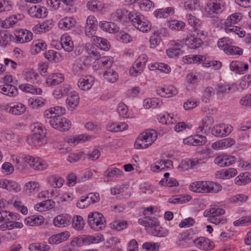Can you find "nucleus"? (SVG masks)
I'll return each mask as SVG.
<instances>
[{
    "label": "nucleus",
    "instance_id": "1",
    "mask_svg": "<svg viewBox=\"0 0 251 251\" xmlns=\"http://www.w3.org/2000/svg\"><path fill=\"white\" fill-rule=\"evenodd\" d=\"M32 133L27 137L26 141L30 145L41 146L46 143V129L40 123L31 126Z\"/></svg>",
    "mask_w": 251,
    "mask_h": 251
},
{
    "label": "nucleus",
    "instance_id": "2",
    "mask_svg": "<svg viewBox=\"0 0 251 251\" xmlns=\"http://www.w3.org/2000/svg\"><path fill=\"white\" fill-rule=\"evenodd\" d=\"M190 190L199 193H218L222 189L220 184L212 181H196L189 186Z\"/></svg>",
    "mask_w": 251,
    "mask_h": 251
},
{
    "label": "nucleus",
    "instance_id": "3",
    "mask_svg": "<svg viewBox=\"0 0 251 251\" xmlns=\"http://www.w3.org/2000/svg\"><path fill=\"white\" fill-rule=\"evenodd\" d=\"M129 21L134 27L143 32H147L151 29V23L140 13L134 11L130 12Z\"/></svg>",
    "mask_w": 251,
    "mask_h": 251
},
{
    "label": "nucleus",
    "instance_id": "4",
    "mask_svg": "<svg viewBox=\"0 0 251 251\" xmlns=\"http://www.w3.org/2000/svg\"><path fill=\"white\" fill-rule=\"evenodd\" d=\"M157 137L156 131L154 129L148 130L141 133L135 141L134 147L137 149L148 148L156 140Z\"/></svg>",
    "mask_w": 251,
    "mask_h": 251
},
{
    "label": "nucleus",
    "instance_id": "5",
    "mask_svg": "<svg viewBox=\"0 0 251 251\" xmlns=\"http://www.w3.org/2000/svg\"><path fill=\"white\" fill-rule=\"evenodd\" d=\"M225 213V209L213 207L205 210L203 215L205 217L209 218L208 220L210 223L217 225L226 223V219L222 216Z\"/></svg>",
    "mask_w": 251,
    "mask_h": 251
},
{
    "label": "nucleus",
    "instance_id": "6",
    "mask_svg": "<svg viewBox=\"0 0 251 251\" xmlns=\"http://www.w3.org/2000/svg\"><path fill=\"white\" fill-rule=\"evenodd\" d=\"M88 224L91 228L99 231L105 227V220L101 213L93 212L88 216Z\"/></svg>",
    "mask_w": 251,
    "mask_h": 251
},
{
    "label": "nucleus",
    "instance_id": "7",
    "mask_svg": "<svg viewBox=\"0 0 251 251\" xmlns=\"http://www.w3.org/2000/svg\"><path fill=\"white\" fill-rule=\"evenodd\" d=\"M61 115H57L54 118L50 119L49 124L52 127L61 131H67L71 127V122L67 119L62 117Z\"/></svg>",
    "mask_w": 251,
    "mask_h": 251
},
{
    "label": "nucleus",
    "instance_id": "8",
    "mask_svg": "<svg viewBox=\"0 0 251 251\" xmlns=\"http://www.w3.org/2000/svg\"><path fill=\"white\" fill-rule=\"evenodd\" d=\"M153 225L150 228L149 233L151 235L158 237H165L169 235V230L165 228L160 226V223L157 219L153 221Z\"/></svg>",
    "mask_w": 251,
    "mask_h": 251
},
{
    "label": "nucleus",
    "instance_id": "9",
    "mask_svg": "<svg viewBox=\"0 0 251 251\" xmlns=\"http://www.w3.org/2000/svg\"><path fill=\"white\" fill-rule=\"evenodd\" d=\"M225 5L224 0H210L207 4V12L209 15L220 13L224 10Z\"/></svg>",
    "mask_w": 251,
    "mask_h": 251
},
{
    "label": "nucleus",
    "instance_id": "10",
    "mask_svg": "<svg viewBox=\"0 0 251 251\" xmlns=\"http://www.w3.org/2000/svg\"><path fill=\"white\" fill-rule=\"evenodd\" d=\"M15 42L18 43H25L30 41L33 38L32 33L27 30L21 29L17 30L14 33Z\"/></svg>",
    "mask_w": 251,
    "mask_h": 251
},
{
    "label": "nucleus",
    "instance_id": "11",
    "mask_svg": "<svg viewBox=\"0 0 251 251\" xmlns=\"http://www.w3.org/2000/svg\"><path fill=\"white\" fill-rule=\"evenodd\" d=\"M233 127L229 125L221 124L216 125L211 130L212 134L216 137H221L228 135L232 130Z\"/></svg>",
    "mask_w": 251,
    "mask_h": 251
},
{
    "label": "nucleus",
    "instance_id": "12",
    "mask_svg": "<svg viewBox=\"0 0 251 251\" xmlns=\"http://www.w3.org/2000/svg\"><path fill=\"white\" fill-rule=\"evenodd\" d=\"M236 161V158L234 156L226 154H221L214 159V163L221 167L228 166L234 164Z\"/></svg>",
    "mask_w": 251,
    "mask_h": 251
},
{
    "label": "nucleus",
    "instance_id": "13",
    "mask_svg": "<svg viewBox=\"0 0 251 251\" xmlns=\"http://www.w3.org/2000/svg\"><path fill=\"white\" fill-rule=\"evenodd\" d=\"M65 108L61 106H55L46 110L44 116L46 118L45 122L49 124L50 119L54 118L57 115H63L65 113Z\"/></svg>",
    "mask_w": 251,
    "mask_h": 251
},
{
    "label": "nucleus",
    "instance_id": "14",
    "mask_svg": "<svg viewBox=\"0 0 251 251\" xmlns=\"http://www.w3.org/2000/svg\"><path fill=\"white\" fill-rule=\"evenodd\" d=\"M72 217L70 215L63 213L56 216L53 219V225L57 227H64L70 225Z\"/></svg>",
    "mask_w": 251,
    "mask_h": 251
},
{
    "label": "nucleus",
    "instance_id": "15",
    "mask_svg": "<svg viewBox=\"0 0 251 251\" xmlns=\"http://www.w3.org/2000/svg\"><path fill=\"white\" fill-rule=\"evenodd\" d=\"M24 18V16L23 14L13 15L3 21L1 26L5 28L13 27L17 24L19 21L22 20Z\"/></svg>",
    "mask_w": 251,
    "mask_h": 251
},
{
    "label": "nucleus",
    "instance_id": "16",
    "mask_svg": "<svg viewBox=\"0 0 251 251\" xmlns=\"http://www.w3.org/2000/svg\"><path fill=\"white\" fill-rule=\"evenodd\" d=\"M229 68L231 71L236 74H244L247 72L249 65L243 62L233 61L230 63Z\"/></svg>",
    "mask_w": 251,
    "mask_h": 251
},
{
    "label": "nucleus",
    "instance_id": "17",
    "mask_svg": "<svg viewBox=\"0 0 251 251\" xmlns=\"http://www.w3.org/2000/svg\"><path fill=\"white\" fill-rule=\"evenodd\" d=\"M185 44L191 49H197L203 44L201 39L195 35H187L185 39Z\"/></svg>",
    "mask_w": 251,
    "mask_h": 251
},
{
    "label": "nucleus",
    "instance_id": "18",
    "mask_svg": "<svg viewBox=\"0 0 251 251\" xmlns=\"http://www.w3.org/2000/svg\"><path fill=\"white\" fill-rule=\"evenodd\" d=\"M195 245L200 249L207 251L213 248L214 245L209 240L203 237H200L193 240Z\"/></svg>",
    "mask_w": 251,
    "mask_h": 251
},
{
    "label": "nucleus",
    "instance_id": "19",
    "mask_svg": "<svg viewBox=\"0 0 251 251\" xmlns=\"http://www.w3.org/2000/svg\"><path fill=\"white\" fill-rule=\"evenodd\" d=\"M46 8L40 5H36L31 7L28 10V14L33 17L37 18H44L47 15Z\"/></svg>",
    "mask_w": 251,
    "mask_h": 251
},
{
    "label": "nucleus",
    "instance_id": "20",
    "mask_svg": "<svg viewBox=\"0 0 251 251\" xmlns=\"http://www.w3.org/2000/svg\"><path fill=\"white\" fill-rule=\"evenodd\" d=\"M19 217L20 215L17 213H14L6 210L0 211V223H11L19 220Z\"/></svg>",
    "mask_w": 251,
    "mask_h": 251
},
{
    "label": "nucleus",
    "instance_id": "21",
    "mask_svg": "<svg viewBox=\"0 0 251 251\" xmlns=\"http://www.w3.org/2000/svg\"><path fill=\"white\" fill-rule=\"evenodd\" d=\"M70 236L69 231H66L58 234L53 235L48 239V242L50 244H58L66 241Z\"/></svg>",
    "mask_w": 251,
    "mask_h": 251
},
{
    "label": "nucleus",
    "instance_id": "22",
    "mask_svg": "<svg viewBox=\"0 0 251 251\" xmlns=\"http://www.w3.org/2000/svg\"><path fill=\"white\" fill-rule=\"evenodd\" d=\"M129 14L126 10L118 9L111 14L110 19L114 21L126 22L129 21Z\"/></svg>",
    "mask_w": 251,
    "mask_h": 251
},
{
    "label": "nucleus",
    "instance_id": "23",
    "mask_svg": "<svg viewBox=\"0 0 251 251\" xmlns=\"http://www.w3.org/2000/svg\"><path fill=\"white\" fill-rule=\"evenodd\" d=\"M79 97L77 92H71L66 100L67 108L70 110H74L79 103Z\"/></svg>",
    "mask_w": 251,
    "mask_h": 251
},
{
    "label": "nucleus",
    "instance_id": "24",
    "mask_svg": "<svg viewBox=\"0 0 251 251\" xmlns=\"http://www.w3.org/2000/svg\"><path fill=\"white\" fill-rule=\"evenodd\" d=\"M26 110L25 106L20 102H14L10 103L7 111L14 115H20L24 114Z\"/></svg>",
    "mask_w": 251,
    "mask_h": 251
},
{
    "label": "nucleus",
    "instance_id": "25",
    "mask_svg": "<svg viewBox=\"0 0 251 251\" xmlns=\"http://www.w3.org/2000/svg\"><path fill=\"white\" fill-rule=\"evenodd\" d=\"M0 93L10 97H15L18 94V90L13 85L3 84L0 86Z\"/></svg>",
    "mask_w": 251,
    "mask_h": 251
},
{
    "label": "nucleus",
    "instance_id": "26",
    "mask_svg": "<svg viewBox=\"0 0 251 251\" xmlns=\"http://www.w3.org/2000/svg\"><path fill=\"white\" fill-rule=\"evenodd\" d=\"M24 78L27 81L32 83H38L39 80L38 77L39 76L38 73L33 69L26 68L23 73Z\"/></svg>",
    "mask_w": 251,
    "mask_h": 251
},
{
    "label": "nucleus",
    "instance_id": "27",
    "mask_svg": "<svg viewBox=\"0 0 251 251\" xmlns=\"http://www.w3.org/2000/svg\"><path fill=\"white\" fill-rule=\"evenodd\" d=\"M235 143V141L231 138H225L215 142L212 145V148L214 150H223L230 147Z\"/></svg>",
    "mask_w": 251,
    "mask_h": 251
},
{
    "label": "nucleus",
    "instance_id": "28",
    "mask_svg": "<svg viewBox=\"0 0 251 251\" xmlns=\"http://www.w3.org/2000/svg\"><path fill=\"white\" fill-rule=\"evenodd\" d=\"M76 24L75 20L72 17H65L61 19L58 23V27L63 30H69Z\"/></svg>",
    "mask_w": 251,
    "mask_h": 251
},
{
    "label": "nucleus",
    "instance_id": "29",
    "mask_svg": "<svg viewBox=\"0 0 251 251\" xmlns=\"http://www.w3.org/2000/svg\"><path fill=\"white\" fill-rule=\"evenodd\" d=\"M157 94L162 97H171L177 93L176 89L173 85L167 87L158 88L157 90Z\"/></svg>",
    "mask_w": 251,
    "mask_h": 251
},
{
    "label": "nucleus",
    "instance_id": "30",
    "mask_svg": "<svg viewBox=\"0 0 251 251\" xmlns=\"http://www.w3.org/2000/svg\"><path fill=\"white\" fill-rule=\"evenodd\" d=\"M61 44L62 48L67 52L72 51L74 48V43L72 38L67 34H64L61 37Z\"/></svg>",
    "mask_w": 251,
    "mask_h": 251
},
{
    "label": "nucleus",
    "instance_id": "31",
    "mask_svg": "<svg viewBox=\"0 0 251 251\" xmlns=\"http://www.w3.org/2000/svg\"><path fill=\"white\" fill-rule=\"evenodd\" d=\"M0 187L8 191H14L16 192H18L21 189L20 186L17 182L6 179L0 180Z\"/></svg>",
    "mask_w": 251,
    "mask_h": 251
},
{
    "label": "nucleus",
    "instance_id": "32",
    "mask_svg": "<svg viewBox=\"0 0 251 251\" xmlns=\"http://www.w3.org/2000/svg\"><path fill=\"white\" fill-rule=\"evenodd\" d=\"M53 27V22L51 20H47L40 25H36L33 28L36 33H41L50 30Z\"/></svg>",
    "mask_w": 251,
    "mask_h": 251
},
{
    "label": "nucleus",
    "instance_id": "33",
    "mask_svg": "<svg viewBox=\"0 0 251 251\" xmlns=\"http://www.w3.org/2000/svg\"><path fill=\"white\" fill-rule=\"evenodd\" d=\"M47 44L41 40H36L32 42L31 46V53L32 54H37L41 51L46 49Z\"/></svg>",
    "mask_w": 251,
    "mask_h": 251
},
{
    "label": "nucleus",
    "instance_id": "34",
    "mask_svg": "<svg viewBox=\"0 0 251 251\" xmlns=\"http://www.w3.org/2000/svg\"><path fill=\"white\" fill-rule=\"evenodd\" d=\"M64 80L63 75L60 73H53L50 75L46 80V83L49 86L56 85L62 83Z\"/></svg>",
    "mask_w": 251,
    "mask_h": 251
},
{
    "label": "nucleus",
    "instance_id": "35",
    "mask_svg": "<svg viewBox=\"0 0 251 251\" xmlns=\"http://www.w3.org/2000/svg\"><path fill=\"white\" fill-rule=\"evenodd\" d=\"M70 89V86L68 84H63L58 86L53 91V96L56 99H61L68 95Z\"/></svg>",
    "mask_w": 251,
    "mask_h": 251
},
{
    "label": "nucleus",
    "instance_id": "36",
    "mask_svg": "<svg viewBox=\"0 0 251 251\" xmlns=\"http://www.w3.org/2000/svg\"><path fill=\"white\" fill-rule=\"evenodd\" d=\"M94 79L92 76H86L83 78H80L78 81V87L84 91L89 90L94 84Z\"/></svg>",
    "mask_w": 251,
    "mask_h": 251
},
{
    "label": "nucleus",
    "instance_id": "37",
    "mask_svg": "<svg viewBox=\"0 0 251 251\" xmlns=\"http://www.w3.org/2000/svg\"><path fill=\"white\" fill-rule=\"evenodd\" d=\"M44 222L42 216L32 215L25 220V224L29 226H38L41 225Z\"/></svg>",
    "mask_w": 251,
    "mask_h": 251
},
{
    "label": "nucleus",
    "instance_id": "38",
    "mask_svg": "<svg viewBox=\"0 0 251 251\" xmlns=\"http://www.w3.org/2000/svg\"><path fill=\"white\" fill-rule=\"evenodd\" d=\"M162 103L161 100L156 98H147L143 101V105L146 109L159 108L162 106Z\"/></svg>",
    "mask_w": 251,
    "mask_h": 251
},
{
    "label": "nucleus",
    "instance_id": "39",
    "mask_svg": "<svg viewBox=\"0 0 251 251\" xmlns=\"http://www.w3.org/2000/svg\"><path fill=\"white\" fill-rule=\"evenodd\" d=\"M214 119L211 116H205L197 129L198 132H205L213 124Z\"/></svg>",
    "mask_w": 251,
    "mask_h": 251
},
{
    "label": "nucleus",
    "instance_id": "40",
    "mask_svg": "<svg viewBox=\"0 0 251 251\" xmlns=\"http://www.w3.org/2000/svg\"><path fill=\"white\" fill-rule=\"evenodd\" d=\"M87 8L92 11H101L107 8V5L100 1L91 0L87 4ZM105 10H104V11Z\"/></svg>",
    "mask_w": 251,
    "mask_h": 251
},
{
    "label": "nucleus",
    "instance_id": "41",
    "mask_svg": "<svg viewBox=\"0 0 251 251\" xmlns=\"http://www.w3.org/2000/svg\"><path fill=\"white\" fill-rule=\"evenodd\" d=\"M92 42L101 50H107L110 48V44L105 39L99 37H93Z\"/></svg>",
    "mask_w": 251,
    "mask_h": 251
},
{
    "label": "nucleus",
    "instance_id": "42",
    "mask_svg": "<svg viewBox=\"0 0 251 251\" xmlns=\"http://www.w3.org/2000/svg\"><path fill=\"white\" fill-rule=\"evenodd\" d=\"M19 89L22 91L33 94L41 95L42 90L40 88H37L30 84H23L19 86Z\"/></svg>",
    "mask_w": 251,
    "mask_h": 251
},
{
    "label": "nucleus",
    "instance_id": "43",
    "mask_svg": "<svg viewBox=\"0 0 251 251\" xmlns=\"http://www.w3.org/2000/svg\"><path fill=\"white\" fill-rule=\"evenodd\" d=\"M174 8L173 7H167L166 8H160L156 10L154 14L157 18H167L173 14Z\"/></svg>",
    "mask_w": 251,
    "mask_h": 251
},
{
    "label": "nucleus",
    "instance_id": "44",
    "mask_svg": "<svg viewBox=\"0 0 251 251\" xmlns=\"http://www.w3.org/2000/svg\"><path fill=\"white\" fill-rule=\"evenodd\" d=\"M251 180V174L248 172L240 174L235 179V182L238 185H243L249 183Z\"/></svg>",
    "mask_w": 251,
    "mask_h": 251
},
{
    "label": "nucleus",
    "instance_id": "45",
    "mask_svg": "<svg viewBox=\"0 0 251 251\" xmlns=\"http://www.w3.org/2000/svg\"><path fill=\"white\" fill-rule=\"evenodd\" d=\"M205 60V57L201 55H188L183 57L185 63L192 64L200 63Z\"/></svg>",
    "mask_w": 251,
    "mask_h": 251
},
{
    "label": "nucleus",
    "instance_id": "46",
    "mask_svg": "<svg viewBox=\"0 0 251 251\" xmlns=\"http://www.w3.org/2000/svg\"><path fill=\"white\" fill-rule=\"evenodd\" d=\"M156 218L150 217L149 216H145L143 218H139L138 219V223L145 227L146 230L149 233L150 228H151L153 225V221L156 220Z\"/></svg>",
    "mask_w": 251,
    "mask_h": 251
},
{
    "label": "nucleus",
    "instance_id": "47",
    "mask_svg": "<svg viewBox=\"0 0 251 251\" xmlns=\"http://www.w3.org/2000/svg\"><path fill=\"white\" fill-rule=\"evenodd\" d=\"M86 235H81L73 238L70 242V245L73 247H80L87 245Z\"/></svg>",
    "mask_w": 251,
    "mask_h": 251
},
{
    "label": "nucleus",
    "instance_id": "48",
    "mask_svg": "<svg viewBox=\"0 0 251 251\" xmlns=\"http://www.w3.org/2000/svg\"><path fill=\"white\" fill-rule=\"evenodd\" d=\"M103 76L108 82L114 83L118 79L117 73L111 68L107 69L103 74Z\"/></svg>",
    "mask_w": 251,
    "mask_h": 251
},
{
    "label": "nucleus",
    "instance_id": "49",
    "mask_svg": "<svg viewBox=\"0 0 251 251\" xmlns=\"http://www.w3.org/2000/svg\"><path fill=\"white\" fill-rule=\"evenodd\" d=\"M72 226L77 230H81L84 227L85 223L81 216L77 215L72 219Z\"/></svg>",
    "mask_w": 251,
    "mask_h": 251
},
{
    "label": "nucleus",
    "instance_id": "50",
    "mask_svg": "<svg viewBox=\"0 0 251 251\" xmlns=\"http://www.w3.org/2000/svg\"><path fill=\"white\" fill-rule=\"evenodd\" d=\"M224 50L226 54L230 55H241L243 53V50L236 46H226Z\"/></svg>",
    "mask_w": 251,
    "mask_h": 251
},
{
    "label": "nucleus",
    "instance_id": "51",
    "mask_svg": "<svg viewBox=\"0 0 251 251\" xmlns=\"http://www.w3.org/2000/svg\"><path fill=\"white\" fill-rule=\"evenodd\" d=\"M242 18V15L240 13H234L231 15L229 17L227 18L225 22V25L226 27H229L230 26H232V24H237L238 22H239Z\"/></svg>",
    "mask_w": 251,
    "mask_h": 251
},
{
    "label": "nucleus",
    "instance_id": "52",
    "mask_svg": "<svg viewBox=\"0 0 251 251\" xmlns=\"http://www.w3.org/2000/svg\"><path fill=\"white\" fill-rule=\"evenodd\" d=\"M124 172L117 168H109L104 172V176L107 177H118L122 176Z\"/></svg>",
    "mask_w": 251,
    "mask_h": 251
},
{
    "label": "nucleus",
    "instance_id": "53",
    "mask_svg": "<svg viewBox=\"0 0 251 251\" xmlns=\"http://www.w3.org/2000/svg\"><path fill=\"white\" fill-rule=\"evenodd\" d=\"M86 239L87 245L98 244L104 240L103 236L101 234H99L95 236L86 235Z\"/></svg>",
    "mask_w": 251,
    "mask_h": 251
},
{
    "label": "nucleus",
    "instance_id": "54",
    "mask_svg": "<svg viewBox=\"0 0 251 251\" xmlns=\"http://www.w3.org/2000/svg\"><path fill=\"white\" fill-rule=\"evenodd\" d=\"M100 26L103 30L109 33L114 32L116 31V25L112 22L102 21L100 23Z\"/></svg>",
    "mask_w": 251,
    "mask_h": 251
},
{
    "label": "nucleus",
    "instance_id": "55",
    "mask_svg": "<svg viewBox=\"0 0 251 251\" xmlns=\"http://www.w3.org/2000/svg\"><path fill=\"white\" fill-rule=\"evenodd\" d=\"M160 247L159 243L146 242L142 245V248L146 251H158Z\"/></svg>",
    "mask_w": 251,
    "mask_h": 251
},
{
    "label": "nucleus",
    "instance_id": "56",
    "mask_svg": "<svg viewBox=\"0 0 251 251\" xmlns=\"http://www.w3.org/2000/svg\"><path fill=\"white\" fill-rule=\"evenodd\" d=\"M50 249L48 245L39 243L31 244L28 247L30 251H48Z\"/></svg>",
    "mask_w": 251,
    "mask_h": 251
},
{
    "label": "nucleus",
    "instance_id": "57",
    "mask_svg": "<svg viewBox=\"0 0 251 251\" xmlns=\"http://www.w3.org/2000/svg\"><path fill=\"white\" fill-rule=\"evenodd\" d=\"M186 18L188 24L195 29H197L200 26L201 22L200 20L195 16H193L191 14H188L186 15Z\"/></svg>",
    "mask_w": 251,
    "mask_h": 251
},
{
    "label": "nucleus",
    "instance_id": "58",
    "mask_svg": "<svg viewBox=\"0 0 251 251\" xmlns=\"http://www.w3.org/2000/svg\"><path fill=\"white\" fill-rule=\"evenodd\" d=\"M44 56L50 61H58L61 57L60 53L54 50H48L44 53Z\"/></svg>",
    "mask_w": 251,
    "mask_h": 251
},
{
    "label": "nucleus",
    "instance_id": "59",
    "mask_svg": "<svg viewBox=\"0 0 251 251\" xmlns=\"http://www.w3.org/2000/svg\"><path fill=\"white\" fill-rule=\"evenodd\" d=\"M225 31L227 33L233 32L238 35L240 37H243L245 36V31L241 27L237 26H230L225 28Z\"/></svg>",
    "mask_w": 251,
    "mask_h": 251
},
{
    "label": "nucleus",
    "instance_id": "60",
    "mask_svg": "<svg viewBox=\"0 0 251 251\" xmlns=\"http://www.w3.org/2000/svg\"><path fill=\"white\" fill-rule=\"evenodd\" d=\"M215 94V91L211 87H207L203 90L202 96V100L205 103H208L209 101V98Z\"/></svg>",
    "mask_w": 251,
    "mask_h": 251
},
{
    "label": "nucleus",
    "instance_id": "61",
    "mask_svg": "<svg viewBox=\"0 0 251 251\" xmlns=\"http://www.w3.org/2000/svg\"><path fill=\"white\" fill-rule=\"evenodd\" d=\"M193 231L188 230L186 232L181 233L179 234L178 239L179 241H183L185 243H189L190 241L193 240Z\"/></svg>",
    "mask_w": 251,
    "mask_h": 251
},
{
    "label": "nucleus",
    "instance_id": "62",
    "mask_svg": "<svg viewBox=\"0 0 251 251\" xmlns=\"http://www.w3.org/2000/svg\"><path fill=\"white\" fill-rule=\"evenodd\" d=\"M169 26L172 29L180 30L185 27V23L181 21L174 20L169 22Z\"/></svg>",
    "mask_w": 251,
    "mask_h": 251
},
{
    "label": "nucleus",
    "instance_id": "63",
    "mask_svg": "<svg viewBox=\"0 0 251 251\" xmlns=\"http://www.w3.org/2000/svg\"><path fill=\"white\" fill-rule=\"evenodd\" d=\"M140 8L143 11H149L154 8L153 3L150 0H142L139 2Z\"/></svg>",
    "mask_w": 251,
    "mask_h": 251
},
{
    "label": "nucleus",
    "instance_id": "64",
    "mask_svg": "<svg viewBox=\"0 0 251 251\" xmlns=\"http://www.w3.org/2000/svg\"><path fill=\"white\" fill-rule=\"evenodd\" d=\"M49 183L53 187H61L64 183V180L56 176H52L49 179Z\"/></svg>",
    "mask_w": 251,
    "mask_h": 251
}]
</instances>
